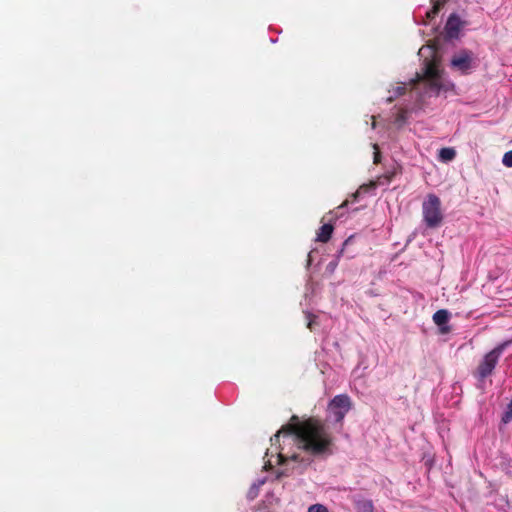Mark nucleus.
Here are the masks:
<instances>
[{"label":"nucleus","mask_w":512,"mask_h":512,"mask_svg":"<svg viewBox=\"0 0 512 512\" xmlns=\"http://www.w3.org/2000/svg\"><path fill=\"white\" fill-rule=\"evenodd\" d=\"M285 430L293 433L298 447L309 454L319 456L331 453L333 437L321 420L310 417L300 422L298 416L293 415Z\"/></svg>","instance_id":"obj_1"},{"label":"nucleus","mask_w":512,"mask_h":512,"mask_svg":"<svg viewBox=\"0 0 512 512\" xmlns=\"http://www.w3.org/2000/svg\"><path fill=\"white\" fill-rule=\"evenodd\" d=\"M423 60L422 73L403 86L398 87L399 94L413 93L416 86H428L430 92L449 94L455 92L454 84L449 81L440 69V58L432 46H423L418 52Z\"/></svg>","instance_id":"obj_2"},{"label":"nucleus","mask_w":512,"mask_h":512,"mask_svg":"<svg viewBox=\"0 0 512 512\" xmlns=\"http://www.w3.org/2000/svg\"><path fill=\"white\" fill-rule=\"evenodd\" d=\"M423 220L429 228L441 225L444 215L441 209V200L434 194H429L422 203Z\"/></svg>","instance_id":"obj_3"},{"label":"nucleus","mask_w":512,"mask_h":512,"mask_svg":"<svg viewBox=\"0 0 512 512\" xmlns=\"http://www.w3.org/2000/svg\"><path fill=\"white\" fill-rule=\"evenodd\" d=\"M479 65V60L475 53L470 50H460L456 52L451 60L450 66L454 71L461 74H469Z\"/></svg>","instance_id":"obj_4"},{"label":"nucleus","mask_w":512,"mask_h":512,"mask_svg":"<svg viewBox=\"0 0 512 512\" xmlns=\"http://www.w3.org/2000/svg\"><path fill=\"white\" fill-rule=\"evenodd\" d=\"M351 409L352 401L347 394L336 395L330 400L327 407L329 418L335 423H340L341 426L346 414Z\"/></svg>","instance_id":"obj_5"},{"label":"nucleus","mask_w":512,"mask_h":512,"mask_svg":"<svg viewBox=\"0 0 512 512\" xmlns=\"http://www.w3.org/2000/svg\"><path fill=\"white\" fill-rule=\"evenodd\" d=\"M507 343H503L490 351L488 354L485 355L482 363L479 365L478 372L481 377L488 376L494 369L499 356L503 352L504 348L506 347Z\"/></svg>","instance_id":"obj_6"},{"label":"nucleus","mask_w":512,"mask_h":512,"mask_svg":"<svg viewBox=\"0 0 512 512\" xmlns=\"http://www.w3.org/2000/svg\"><path fill=\"white\" fill-rule=\"evenodd\" d=\"M462 26V22L460 18L456 15H451L446 23L445 29L446 33L449 37H456L460 28Z\"/></svg>","instance_id":"obj_7"},{"label":"nucleus","mask_w":512,"mask_h":512,"mask_svg":"<svg viewBox=\"0 0 512 512\" xmlns=\"http://www.w3.org/2000/svg\"><path fill=\"white\" fill-rule=\"evenodd\" d=\"M333 230H334V227L332 224H330V223L323 224L317 232L316 241L321 242V243H327L332 236Z\"/></svg>","instance_id":"obj_8"},{"label":"nucleus","mask_w":512,"mask_h":512,"mask_svg":"<svg viewBox=\"0 0 512 512\" xmlns=\"http://www.w3.org/2000/svg\"><path fill=\"white\" fill-rule=\"evenodd\" d=\"M379 182L377 181H370L367 184H363L359 187V189L352 195L353 201H356L361 195L369 194L375 191L377 188Z\"/></svg>","instance_id":"obj_9"},{"label":"nucleus","mask_w":512,"mask_h":512,"mask_svg":"<svg viewBox=\"0 0 512 512\" xmlns=\"http://www.w3.org/2000/svg\"><path fill=\"white\" fill-rule=\"evenodd\" d=\"M449 320V313L446 310H438L433 315V321L436 325L441 326L448 322Z\"/></svg>","instance_id":"obj_10"},{"label":"nucleus","mask_w":512,"mask_h":512,"mask_svg":"<svg viewBox=\"0 0 512 512\" xmlns=\"http://www.w3.org/2000/svg\"><path fill=\"white\" fill-rule=\"evenodd\" d=\"M455 155V150L452 148H442L439 151V158L444 162L451 161L452 159H454Z\"/></svg>","instance_id":"obj_11"},{"label":"nucleus","mask_w":512,"mask_h":512,"mask_svg":"<svg viewBox=\"0 0 512 512\" xmlns=\"http://www.w3.org/2000/svg\"><path fill=\"white\" fill-rule=\"evenodd\" d=\"M445 2V0H431L432 3V9L426 11V17L428 20H431L436 15L437 11L439 10L440 6Z\"/></svg>","instance_id":"obj_12"},{"label":"nucleus","mask_w":512,"mask_h":512,"mask_svg":"<svg viewBox=\"0 0 512 512\" xmlns=\"http://www.w3.org/2000/svg\"><path fill=\"white\" fill-rule=\"evenodd\" d=\"M357 512H373V505L371 501L360 500L356 503Z\"/></svg>","instance_id":"obj_13"},{"label":"nucleus","mask_w":512,"mask_h":512,"mask_svg":"<svg viewBox=\"0 0 512 512\" xmlns=\"http://www.w3.org/2000/svg\"><path fill=\"white\" fill-rule=\"evenodd\" d=\"M281 434L293 435V433H289L287 430H285V425H284V426H282V428L279 431H277V433L273 437H271L272 445L279 444Z\"/></svg>","instance_id":"obj_14"},{"label":"nucleus","mask_w":512,"mask_h":512,"mask_svg":"<svg viewBox=\"0 0 512 512\" xmlns=\"http://www.w3.org/2000/svg\"><path fill=\"white\" fill-rule=\"evenodd\" d=\"M260 485H261V483L260 484H253L250 487V489L248 490V493H247V498L249 500H253V499H255L258 496Z\"/></svg>","instance_id":"obj_15"},{"label":"nucleus","mask_w":512,"mask_h":512,"mask_svg":"<svg viewBox=\"0 0 512 512\" xmlns=\"http://www.w3.org/2000/svg\"><path fill=\"white\" fill-rule=\"evenodd\" d=\"M316 316L307 312L306 313V319H307V328L311 331L314 330V326L317 325V322H316Z\"/></svg>","instance_id":"obj_16"},{"label":"nucleus","mask_w":512,"mask_h":512,"mask_svg":"<svg viewBox=\"0 0 512 512\" xmlns=\"http://www.w3.org/2000/svg\"><path fill=\"white\" fill-rule=\"evenodd\" d=\"M502 163L504 166L511 168L512 167V150L508 151L504 154L502 158Z\"/></svg>","instance_id":"obj_17"},{"label":"nucleus","mask_w":512,"mask_h":512,"mask_svg":"<svg viewBox=\"0 0 512 512\" xmlns=\"http://www.w3.org/2000/svg\"><path fill=\"white\" fill-rule=\"evenodd\" d=\"M308 512H328V510L321 504H314L309 507Z\"/></svg>","instance_id":"obj_18"},{"label":"nucleus","mask_w":512,"mask_h":512,"mask_svg":"<svg viewBox=\"0 0 512 512\" xmlns=\"http://www.w3.org/2000/svg\"><path fill=\"white\" fill-rule=\"evenodd\" d=\"M374 149V163L378 164L381 161V151L377 144H373Z\"/></svg>","instance_id":"obj_19"},{"label":"nucleus","mask_w":512,"mask_h":512,"mask_svg":"<svg viewBox=\"0 0 512 512\" xmlns=\"http://www.w3.org/2000/svg\"><path fill=\"white\" fill-rule=\"evenodd\" d=\"M512 419V408H509V411L505 414L503 420L504 422H508Z\"/></svg>","instance_id":"obj_20"},{"label":"nucleus","mask_w":512,"mask_h":512,"mask_svg":"<svg viewBox=\"0 0 512 512\" xmlns=\"http://www.w3.org/2000/svg\"><path fill=\"white\" fill-rule=\"evenodd\" d=\"M348 204V201L346 200L345 202H343L337 209H341L343 208L344 206H346Z\"/></svg>","instance_id":"obj_21"},{"label":"nucleus","mask_w":512,"mask_h":512,"mask_svg":"<svg viewBox=\"0 0 512 512\" xmlns=\"http://www.w3.org/2000/svg\"><path fill=\"white\" fill-rule=\"evenodd\" d=\"M372 120H373L372 127L375 128V117L374 116L372 117Z\"/></svg>","instance_id":"obj_22"},{"label":"nucleus","mask_w":512,"mask_h":512,"mask_svg":"<svg viewBox=\"0 0 512 512\" xmlns=\"http://www.w3.org/2000/svg\"><path fill=\"white\" fill-rule=\"evenodd\" d=\"M509 408H512V399H511V402L509 404Z\"/></svg>","instance_id":"obj_23"}]
</instances>
